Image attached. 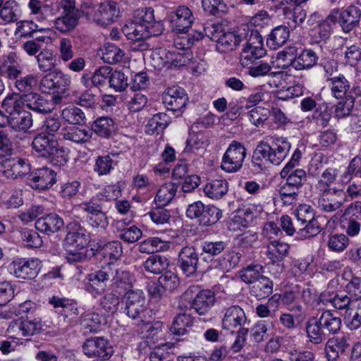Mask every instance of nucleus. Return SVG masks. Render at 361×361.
<instances>
[{
    "instance_id": "f257e3e1",
    "label": "nucleus",
    "mask_w": 361,
    "mask_h": 361,
    "mask_svg": "<svg viewBox=\"0 0 361 361\" xmlns=\"http://www.w3.org/2000/svg\"><path fill=\"white\" fill-rule=\"evenodd\" d=\"M90 241L89 233L81 228L68 231L63 240L67 261L70 263L83 262L94 256L93 246L86 247Z\"/></svg>"
},
{
    "instance_id": "f03ea898",
    "label": "nucleus",
    "mask_w": 361,
    "mask_h": 361,
    "mask_svg": "<svg viewBox=\"0 0 361 361\" xmlns=\"http://www.w3.org/2000/svg\"><path fill=\"white\" fill-rule=\"evenodd\" d=\"M32 147L38 156L46 159L53 165L64 166L68 160L64 147L59 145L56 139L44 133H39L34 137Z\"/></svg>"
},
{
    "instance_id": "7ed1b4c3",
    "label": "nucleus",
    "mask_w": 361,
    "mask_h": 361,
    "mask_svg": "<svg viewBox=\"0 0 361 361\" xmlns=\"http://www.w3.org/2000/svg\"><path fill=\"white\" fill-rule=\"evenodd\" d=\"M195 298L191 303V308L201 317L204 322L211 321L212 314V307L215 303V294L210 290H200L198 286H191L184 293L186 298Z\"/></svg>"
},
{
    "instance_id": "20e7f679",
    "label": "nucleus",
    "mask_w": 361,
    "mask_h": 361,
    "mask_svg": "<svg viewBox=\"0 0 361 361\" xmlns=\"http://www.w3.org/2000/svg\"><path fill=\"white\" fill-rule=\"evenodd\" d=\"M145 296L141 290H130L125 295L124 312L133 321V324L140 326L145 322L146 313Z\"/></svg>"
},
{
    "instance_id": "39448f33",
    "label": "nucleus",
    "mask_w": 361,
    "mask_h": 361,
    "mask_svg": "<svg viewBox=\"0 0 361 361\" xmlns=\"http://www.w3.org/2000/svg\"><path fill=\"white\" fill-rule=\"evenodd\" d=\"M266 55L264 41L257 30H252L240 56V63L243 67H248L256 60Z\"/></svg>"
},
{
    "instance_id": "423d86ee",
    "label": "nucleus",
    "mask_w": 361,
    "mask_h": 361,
    "mask_svg": "<svg viewBox=\"0 0 361 361\" xmlns=\"http://www.w3.org/2000/svg\"><path fill=\"white\" fill-rule=\"evenodd\" d=\"M246 156L245 145L240 142L233 140L222 157L221 168L228 173L237 172L243 167Z\"/></svg>"
},
{
    "instance_id": "0eeeda50",
    "label": "nucleus",
    "mask_w": 361,
    "mask_h": 361,
    "mask_svg": "<svg viewBox=\"0 0 361 361\" xmlns=\"http://www.w3.org/2000/svg\"><path fill=\"white\" fill-rule=\"evenodd\" d=\"M49 303L65 323L69 325L77 323L80 312L75 300L54 295L49 298Z\"/></svg>"
},
{
    "instance_id": "6e6552de",
    "label": "nucleus",
    "mask_w": 361,
    "mask_h": 361,
    "mask_svg": "<svg viewBox=\"0 0 361 361\" xmlns=\"http://www.w3.org/2000/svg\"><path fill=\"white\" fill-rule=\"evenodd\" d=\"M84 354L96 361H105L112 355L111 347L107 340L101 337L89 338L82 345Z\"/></svg>"
},
{
    "instance_id": "1a4fd4ad",
    "label": "nucleus",
    "mask_w": 361,
    "mask_h": 361,
    "mask_svg": "<svg viewBox=\"0 0 361 361\" xmlns=\"http://www.w3.org/2000/svg\"><path fill=\"white\" fill-rule=\"evenodd\" d=\"M170 27L176 33H186L191 27L195 18L186 6H179L169 16Z\"/></svg>"
},
{
    "instance_id": "9d476101",
    "label": "nucleus",
    "mask_w": 361,
    "mask_h": 361,
    "mask_svg": "<svg viewBox=\"0 0 361 361\" xmlns=\"http://www.w3.org/2000/svg\"><path fill=\"white\" fill-rule=\"evenodd\" d=\"M346 195L344 190L328 188L322 189L318 199V207L326 212H332L338 209L345 202Z\"/></svg>"
},
{
    "instance_id": "9b49d317",
    "label": "nucleus",
    "mask_w": 361,
    "mask_h": 361,
    "mask_svg": "<svg viewBox=\"0 0 361 361\" xmlns=\"http://www.w3.org/2000/svg\"><path fill=\"white\" fill-rule=\"evenodd\" d=\"M162 102L168 110L182 111L188 102L185 90L179 86L168 87L162 95Z\"/></svg>"
},
{
    "instance_id": "f8f14e48",
    "label": "nucleus",
    "mask_w": 361,
    "mask_h": 361,
    "mask_svg": "<svg viewBox=\"0 0 361 361\" xmlns=\"http://www.w3.org/2000/svg\"><path fill=\"white\" fill-rule=\"evenodd\" d=\"M71 83V76L61 70L47 73L41 80V85L44 89L56 90L61 93H64L69 89Z\"/></svg>"
},
{
    "instance_id": "ddd939ff",
    "label": "nucleus",
    "mask_w": 361,
    "mask_h": 361,
    "mask_svg": "<svg viewBox=\"0 0 361 361\" xmlns=\"http://www.w3.org/2000/svg\"><path fill=\"white\" fill-rule=\"evenodd\" d=\"M120 16L118 4L113 1L100 3L94 13V20L102 26L116 22Z\"/></svg>"
},
{
    "instance_id": "4468645a",
    "label": "nucleus",
    "mask_w": 361,
    "mask_h": 361,
    "mask_svg": "<svg viewBox=\"0 0 361 361\" xmlns=\"http://www.w3.org/2000/svg\"><path fill=\"white\" fill-rule=\"evenodd\" d=\"M37 259H18L11 264L14 275L19 279L31 280L35 278L40 269Z\"/></svg>"
},
{
    "instance_id": "2eb2a0df",
    "label": "nucleus",
    "mask_w": 361,
    "mask_h": 361,
    "mask_svg": "<svg viewBox=\"0 0 361 361\" xmlns=\"http://www.w3.org/2000/svg\"><path fill=\"white\" fill-rule=\"evenodd\" d=\"M0 166L7 169L5 171L6 176L16 179L28 175L31 173V164L27 159L22 157H13L0 161Z\"/></svg>"
},
{
    "instance_id": "dca6fc26",
    "label": "nucleus",
    "mask_w": 361,
    "mask_h": 361,
    "mask_svg": "<svg viewBox=\"0 0 361 361\" xmlns=\"http://www.w3.org/2000/svg\"><path fill=\"white\" fill-rule=\"evenodd\" d=\"M56 173L47 167L37 169L32 171L28 176L32 188L46 190L56 183Z\"/></svg>"
},
{
    "instance_id": "f3484780",
    "label": "nucleus",
    "mask_w": 361,
    "mask_h": 361,
    "mask_svg": "<svg viewBox=\"0 0 361 361\" xmlns=\"http://www.w3.org/2000/svg\"><path fill=\"white\" fill-rule=\"evenodd\" d=\"M178 266L187 276L193 275L198 269V255L193 247L185 246L178 254Z\"/></svg>"
},
{
    "instance_id": "a211bd4d",
    "label": "nucleus",
    "mask_w": 361,
    "mask_h": 361,
    "mask_svg": "<svg viewBox=\"0 0 361 361\" xmlns=\"http://www.w3.org/2000/svg\"><path fill=\"white\" fill-rule=\"evenodd\" d=\"M246 322L244 310L238 305H232L225 310L221 324L224 329L233 331L234 329L241 328Z\"/></svg>"
},
{
    "instance_id": "6ab92c4d",
    "label": "nucleus",
    "mask_w": 361,
    "mask_h": 361,
    "mask_svg": "<svg viewBox=\"0 0 361 361\" xmlns=\"http://www.w3.org/2000/svg\"><path fill=\"white\" fill-rule=\"evenodd\" d=\"M25 105L39 114H49L54 109V104L44 95L37 92L24 94Z\"/></svg>"
},
{
    "instance_id": "aec40b11",
    "label": "nucleus",
    "mask_w": 361,
    "mask_h": 361,
    "mask_svg": "<svg viewBox=\"0 0 361 361\" xmlns=\"http://www.w3.org/2000/svg\"><path fill=\"white\" fill-rule=\"evenodd\" d=\"M361 19V10L356 6L350 5L341 11L338 24L342 30L349 33L359 25Z\"/></svg>"
},
{
    "instance_id": "412c9836",
    "label": "nucleus",
    "mask_w": 361,
    "mask_h": 361,
    "mask_svg": "<svg viewBox=\"0 0 361 361\" xmlns=\"http://www.w3.org/2000/svg\"><path fill=\"white\" fill-rule=\"evenodd\" d=\"M291 144L287 138L280 137L274 139L270 144V163L278 166L288 156Z\"/></svg>"
},
{
    "instance_id": "4be33fe9",
    "label": "nucleus",
    "mask_w": 361,
    "mask_h": 361,
    "mask_svg": "<svg viewBox=\"0 0 361 361\" xmlns=\"http://www.w3.org/2000/svg\"><path fill=\"white\" fill-rule=\"evenodd\" d=\"M349 347L350 343L348 336H334L329 338L325 345V352L328 361H335Z\"/></svg>"
},
{
    "instance_id": "5701e85b",
    "label": "nucleus",
    "mask_w": 361,
    "mask_h": 361,
    "mask_svg": "<svg viewBox=\"0 0 361 361\" xmlns=\"http://www.w3.org/2000/svg\"><path fill=\"white\" fill-rule=\"evenodd\" d=\"M94 255L100 254L104 259H107L111 264L114 261H117L123 255V247L121 242L114 240L102 245L101 243H97L93 245Z\"/></svg>"
},
{
    "instance_id": "b1692460",
    "label": "nucleus",
    "mask_w": 361,
    "mask_h": 361,
    "mask_svg": "<svg viewBox=\"0 0 361 361\" xmlns=\"http://www.w3.org/2000/svg\"><path fill=\"white\" fill-rule=\"evenodd\" d=\"M318 59L315 51L305 49L301 50L295 58L290 59V65L296 71L309 70L317 64Z\"/></svg>"
},
{
    "instance_id": "393cba45",
    "label": "nucleus",
    "mask_w": 361,
    "mask_h": 361,
    "mask_svg": "<svg viewBox=\"0 0 361 361\" xmlns=\"http://www.w3.org/2000/svg\"><path fill=\"white\" fill-rule=\"evenodd\" d=\"M331 94L336 99L352 95L353 88L349 80L343 75L327 78Z\"/></svg>"
},
{
    "instance_id": "a878e982",
    "label": "nucleus",
    "mask_w": 361,
    "mask_h": 361,
    "mask_svg": "<svg viewBox=\"0 0 361 361\" xmlns=\"http://www.w3.org/2000/svg\"><path fill=\"white\" fill-rule=\"evenodd\" d=\"M117 129L116 122L109 116H101L91 124V130L98 136L109 138L114 134Z\"/></svg>"
},
{
    "instance_id": "bb28decb",
    "label": "nucleus",
    "mask_w": 361,
    "mask_h": 361,
    "mask_svg": "<svg viewBox=\"0 0 361 361\" xmlns=\"http://www.w3.org/2000/svg\"><path fill=\"white\" fill-rule=\"evenodd\" d=\"M228 190V183L225 179H214L208 181L204 186V195L214 200L221 199Z\"/></svg>"
},
{
    "instance_id": "cd10ccee",
    "label": "nucleus",
    "mask_w": 361,
    "mask_h": 361,
    "mask_svg": "<svg viewBox=\"0 0 361 361\" xmlns=\"http://www.w3.org/2000/svg\"><path fill=\"white\" fill-rule=\"evenodd\" d=\"M307 336L311 343L319 345L326 340L328 336L316 317H311L305 324Z\"/></svg>"
},
{
    "instance_id": "c85d7f7f",
    "label": "nucleus",
    "mask_w": 361,
    "mask_h": 361,
    "mask_svg": "<svg viewBox=\"0 0 361 361\" xmlns=\"http://www.w3.org/2000/svg\"><path fill=\"white\" fill-rule=\"evenodd\" d=\"M295 216L301 224H312V226L330 222L324 216H318L315 218L313 209L308 204H300L296 209Z\"/></svg>"
},
{
    "instance_id": "c756f323",
    "label": "nucleus",
    "mask_w": 361,
    "mask_h": 361,
    "mask_svg": "<svg viewBox=\"0 0 361 361\" xmlns=\"http://www.w3.org/2000/svg\"><path fill=\"white\" fill-rule=\"evenodd\" d=\"M60 135L64 140L70 141L77 144H83L89 141L92 137L90 130L85 128L70 127L63 128Z\"/></svg>"
},
{
    "instance_id": "7c9ffc66",
    "label": "nucleus",
    "mask_w": 361,
    "mask_h": 361,
    "mask_svg": "<svg viewBox=\"0 0 361 361\" xmlns=\"http://www.w3.org/2000/svg\"><path fill=\"white\" fill-rule=\"evenodd\" d=\"M82 15L63 13L57 17L54 22L55 29L61 33L72 32L78 25Z\"/></svg>"
},
{
    "instance_id": "2f4dec72",
    "label": "nucleus",
    "mask_w": 361,
    "mask_h": 361,
    "mask_svg": "<svg viewBox=\"0 0 361 361\" xmlns=\"http://www.w3.org/2000/svg\"><path fill=\"white\" fill-rule=\"evenodd\" d=\"M273 281L268 277L259 278L252 284L250 290V295L260 300L269 297L273 292Z\"/></svg>"
},
{
    "instance_id": "473e14b6",
    "label": "nucleus",
    "mask_w": 361,
    "mask_h": 361,
    "mask_svg": "<svg viewBox=\"0 0 361 361\" xmlns=\"http://www.w3.org/2000/svg\"><path fill=\"white\" fill-rule=\"evenodd\" d=\"M21 15L19 4L15 0H8L5 2L2 0L0 8V17L5 23L17 22Z\"/></svg>"
},
{
    "instance_id": "72a5a7b5",
    "label": "nucleus",
    "mask_w": 361,
    "mask_h": 361,
    "mask_svg": "<svg viewBox=\"0 0 361 361\" xmlns=\"http://www.w3.org/2000/svg\"><path fill=\"white\" fill-rule=\"evenodd\" d=\"M193 325V318L190 314L180 312L174 318L171 326V332L177 336L188 334Z\"/></svg>"
},
{
    "instance_id": "f704fd0d",
    "label": "nucleus",
    "mask_w": 361,
    "mask_h": 361,
    "mask_svg": "<svg viewBox=\"0 0 361 361\" xmlns=\"http://www.w3.org/2000/svg\"><path fill=\"white\" fill-rule=\"evenodd\" d=\"M319 324L324 329L328 337L338 333L341 327V319L334 316L330 311H325L317 318Z\"/></svg>"
},
{
    "instance_id": "c9c22d12",
    "label": "nucleus",
    "mask_w": 361,
    "mask_h": 361,
    "mask_svg": "<svg viewBox=\"0 0 361 361\" xmlns=\"http://www.w3.org/2000/svg\"><path fill=\"white\" fill-rule=\"evenodd\" d=\"M290 36L289 28L279 25L274 28L269 35L267 44L271 49H277L286 44Z\"/></svg>"
},
{
    "instance_id": "e433bc0d",
    "label": "nucleus",
    "mask_w": 361,
    "mask_h": 361,
    "mask_svg": "<svg viewBox=\"0 0 361 361\" xmlns=\"http://www.w3.org/2000/svg\"><path fill=\"white\" fill-rule=\"evenodd\" d=\"M264 161L270 163V144L265 141L258 142L252 156V164L258 170H262L264 166Z\"/></svg>"
},
{
    "instance_id": "4c0bfd02",
    "label": "nucleus",
    "mask_w": 361,
    "mask_h": 361,
    "mask_svg": "<svg viewBox=\"0 0 361 361\" xmlns=\"http://www.w3.org/2000/svg\"><path fill=\"white\" fill-rule=\"evenodd\" d=\"M178 190V185L172 182L163 184L157 190L154 202L159 207H165L173 199Z\"/></svg>"
},
{
    "instance_id": "58836bf2",
    "label": "nucleus",
    "mask_w": 361,
    "mask_h": 361,
    "mask_svg": "<svg viewBox=\"0 0 361 361\" xmlns=\"http://www.w3.org/2000/svg\"><path fill=\"white\" fill-rule=\"evenodd\" d=\"M114 276V266L108 264L102 267L101 269L88 274L87 279L92 286H97L103 288L106 286L107 281H112Z\"/></svg>"
},
{
    "instance_id": "ea45409f",
    "label": "nucleus",
    "mask_w": 361,
    "mask_h": 361,
    "mask_svg": "<svg viewBox=\"0 0 361 361\" xmlns=\"http://www.w3.org/2000/svg\"><path fill=\"white\" fill-rule=\"evenodd\" d=\"M169 265V259L161 255H150L143 264L145 271L154 274H161L168 268Z\"/></svg>"
},
{
    "instance_id": "a19ab883",
    "label": "nucleus",
    "mask_w": 361,
    "mask_h": 361,
    "mask_svg": "<svg viewBox=\"0 0 361 361\" xmlns=\"http://www.w3.org/2000/svg\"><path fill=\"white\" fill-rule=\"evenodd\" d=\"M24 94L9 93L1 102V107L10 115H14L21 111L24 102Z\"/></svg>"
},
{
    "instance_id": "79ce46f5",
    "label": "nucleus",
    "mask_w": 361,
    "mask_h": 361,
    "mask_svg": "<svg viewBox=\"0 0 361 361\" xmlns=\"http://www.w3.org/2000/svg\"><path fill=\"white\" fill-rule=\"evenodd\" d=\"M242 41L240 35L235 32H222L216 42V49L221 53L233 50Z\"/></svg>"
},
{
    "instance_id": "37998d69",
    "label": "nucleus",
    "mask_w": 361,
    "mask_h": 361,
    "mask_svg": "<svg viewBox=\"0 0 361 361\" xmlns=\"http://www.w3.org/2000/svg\"><path fill=\"white\" fill-rule=\"evenodd\" d=\"M281 178L286 180V183L300 190L307 180V174L305 170L296 169L294 170L282 169L280 172Z\"/></svg>"
},
{
    "instance_id": "c03bdc74",
    "label": "nucleus",
    "mask_w": 361,
    "mask_h": 361,
    "mask_svg": "<svg viewBox=\"0 0 361 361\" xmlns=\"http://www.w3.org/2000/svg\"><path fill=\"white\" fill-rule=\"evenodd\" d=\"M104 323L106 319L103 316L96 312H90L82 316L80 324L85 333H95Z\"/></svg>"
},
{
    "instance_id": "a18cd8bd",
    "label": "nucleus",
    "mask_w": 361,
    "mask_h": 361,
    "mask_svg": "<svg viewBox=\"0 0 361 361\" xmlns=\"http://www.w3.org/2000/svg\"><path fill=\"white\" fill-rule=\"evenodd\" d=\"M204 135L202 133H190L183 152L188 154H198L204 151Z\"/></svg>"
},
{
    "instance_id": "49530a36",
    "label": "nucleus",
    "mask_w": 361,
    "mask_h": 361,
    "mask_svg": "<svg viewBox=\"0 0 361 361\" xmlns=\"http://www.w3.org/2000/svg\"><path fill=\"white\" fill-rule=\"evenodd\" d=\"M27 6L36 20L44 21L51 16V7L40 0H30Z\"/></svg>"
},
{
    "instance_id": "de8ad7c7",
    "label": "nucleus",
    "mask_w": 361,
    "mask_h": 361,
    "mask_svg": "<svg viewBox=\"0 0 361 361\" xmlns=\"http://www.w3.org/2000/svg\"><path fill=\"white\" fill-rule=\"evenodd\" d=\"M264 268L261 264H250L243 268L240 271V276L243 281L246 283L252 284L255 281H257L259 278H263L264 276Z\"/></svg>"
},
{
    "instance_id": "09e8293b",
    "label": "nucleus",
    "mask_w": 361,
    "mask_h": 361,
    "mask_svg": "<svg viewBox=\"0 0 361 361\" xmlns=\"http://www.w3.org/2000/svg\"><path fill=\"white\" fill-rule=\"evenodd\" d=\"M8 61L10 62L9 64L5 62L1 68L3 75L10 81V83L13 85L15 81L18 80L23 75V68L18 64L13 63L14 57L13 54L8 56Z\"/></svg>"
},
{
    "instance_id": "8fccbe9b",
    "label": "nucleus",
    "mask_w": 361,
    "mask_h": 361,
    "mask_svg": "<svg viewBox=\"0 0 361 361\" xmlns=\"http://www.w3.org/2000/svg\"><path fill=\"white\" fill-rule=\"evenodd\" d=\"M32 126V117L30 113L20 111L16 116L11 117L10 128L15 131H26Z\"/></svg>"
},
{
    "instance_id": "3c124183",
    "label": "nucleus",
    "mask_w": 361,
    "mask_h": 361,
    "mask_svg": "<svg viewBox=\"0 0 361 361\" xmlns=\"http://www.w3.org/2000/svg\"><path fill=\"white\" fill-rule=\"evenodd\" d=\"M288 250L287 243L274 240L267 246V255L273 262L281 261L288 255Z\"/></svg>"
},
{
    "instance_id": "603ef678",
    "label": "nucleus",
    "mask_w": 361,
    "mask_h": 361,
    "mask_svg": "<svg viewBox=\"0 0 361 361\" xmlns=\"http://www.w3.org/2000/svg\"><path fill=\"white\" fill-rule=\"evenodd\" d=\"M63 119L71 125H83L86 118L85 113L78 107L68 106L61 112Z\"/></svg>"
},
{
    "instance_id": "864d4df0",
    "label": "nucleus",
    "mask_w": 361,
    "mask_h": 361,
    "mask_svg": "<svg viewBox=\"0 0 361 361\" xmlns=\"http://www.w3.org/2000/svg\"><path fill=\"white\" fill-rule=\"evenodd\" d=\"M36 59L39 69L44 73L51 71L56 66V59L49 49L41 50Z\"/></svg>"
},
{
    "instance_id": "5fc2aeb1",
    "label": "nucleus",
    "mask_w": 361,
    "mask_h": 361,
    "mask_svg": "<svg viewBox=\"0 0 361 361\" xmlns=\"http://www.w3.org/2000/svg\"><path fill=\"white\" fill-rule=\"evenodd\" d=\"M300 191V190L285 182L280 185L279 195L284 204L290 205L298 200Z\"/></svg>"
},
{
    "instance_id": "6e6d98bb",
    "label": "nucleus",
    "mask_w": 361,
    "mask_h": 361,
    "mask_svg": "<svg viewBox=\"0 0 361 361\" xmlns=\"http://www.w3.org/2000/svg\"><path fill=\"white\" fill-rule=\"evenodd\" d=\"M38 80L37 76L32 74H28L21 76L18 80L13 83V87L19 92L23 94L32 92V90L37 87Z\"/></svg>"
},
{
    "instance_id": "4d7b16f0",
    "label": "nucleus",
    "mask_w": 361,
    "mask_h": 361,
    "mask_svg": "<svg viewBox=\"0 0 361 361\" xmlns=\"http://www.w3.org/2000/svg\"><path fill=\"white\" fill-rule=\"evenodd\" d=\"M124 54V51L117 46L108 44L103 50L102 59L109 64L117 63L123 60Z\"/></svg>"
},
{
    "instance_id": "13d9d810",
    "label": "nucleus",
    "mask_w": 361,
    "mask_h": 361,
    "mask_svg": "<svg viewBox=\"0 0 361 361\" xmlns=\"http://www.w3.org/2000/svg\"><path fill=\"white\" fill-rule=\"evenodd\" d=\"M202 7L204 12L213 16H220L227 11L224 0H202Z\"/></svg>"
},
{
    "instance_id": "bf43d9fd",
    "label": "nucleus",
    "mask_w": 361,
    "mask_h": 361,
    "mask_svg": "<svg viewBox=\"0 0 361 361\" xmlns=\"http://www.w3.org/2000/svg\"><path fill=\"white\" fill-rule=\"evenodd\" d=\"M134 281L133 275L129 271L119 270L114 267V276L112 278V281L117 288L126 290L132 286Z\"/></svg>"
},
{
    "instance_id": "052dcab7",
    "label": "nucleus",
    "mask_w": 361,
    "mask_h": 361,
    "mask_svg": "<svg viewBox=\"0 0 361 361\" xmlns=\"http://www.w3.org/2000/svg\"><path fill=\"white\" fill-rule=\"evenodd\" d=\"M39 232L38 227L32 229L26 228L21 231L23 240L26 243L27 247H39L42 246L43 237L40 235Z\"/></svg>"
},
{
    "instance_id": "680f3d73",
    "label": "nucleus",
    "mask_w": 361,
    "mask_h": 361,
    "mask_svg": "<svg viewBox=\"0 0 361 361\" xmlns=\"http://www.w3.org/2000/svg\"><path fill=\"white\" fill-rule=\"evenodd\" d=\"M120 304L119 298L113 293L104 295L100 301L102 309L107 316H111L116 313Z\"/></svg>"
},
{
    "instance_id": "e2e57ef3",
    "label": "nucleus",
    "mask_w": 361,
    "mask_h": 361,
    "mask_svg": "<svg viewBox=\"0 0 361 361\" xmlns=\"http://www.w3.org/2000/svg\"><path fill=\"white\" fill-rule=\"evenodd\" d=\"M114 164L111 155L99 156L96 159L94 170L99 176L107 175L114 169Z\"/></svg>"
},
{
    "instance_id": "0e129e2a",
    "label": "nucleus",
    "mask_w": 361,
    "mask_h": 361,
    "mask_svg": "<svg viewBox=\"0 0 361 361\" xmlns=\"http://www.w3.org/2000/svg\"><path fill=\"white\" fill-rule=\"evenodd\" d=\"M128 76L121 71H111L109 87L116 92L124 91L128 86Z\"/></svg>"
},
{
    "instance_id": "69168bd1",
    "label": "nucleus",
    "mask_w": 361,
    "mask_h": 361,
    "mask_svg": "<svg viewBox=\"0 0 361 361\" xmlns=\"http://www.w3.org/2000/svg\"><path fill=\"white\" fill-rule=\"evenodd\" d=\"M342 99L343 100L336 105L335 114L338 118L351 115L354 108L355 98L353 95H348Z\"/></svg>"
},
{
    "instance_id": "338daca9",
    "label": "nucleus",
    "mask_w": 361,
    "mask_h": 361,
    "mask_svg": "<svg viewBox=\"0 0 361 361\" xmlns=\"http://www.w3.org/2000/svg\"><path fill=\"white\" fill-rule=\"evenodd\" d=\"M170 122V118L166 113L160 112L153 116L148 121V128L153 133L164 130Z\"/></svg>"
},
{
    "instance_id": "774afa93",
    "label": "nucleus",
    "mask_w": 361,
    "mask_h": 361,
    "mask_svg": "<svg viewBox=\"0 0 361 361\" xmlns=\"http://www.w3.org/2000/svg\"><path fill=\"white\" fill-rule=\"evenodd\" d=\"M269 114L270 111L267 109L257 106L249 111L248 118L252 124L259 127L263 126Z\"/></svg>"
}]
</instances>
